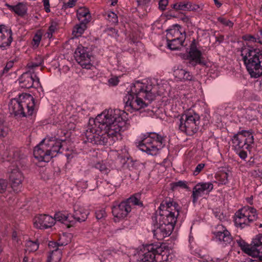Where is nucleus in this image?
Returning <instances> with one entry per match:
<instances>
[{
    "label": "nucleus",
    "mask_w": 262,
    "mask_h": 262,
    "mask_svg": "<svg viewBox=\"0 0 262 262\" xmlns=\"http://www.w3.org/2000/svg\"><path fill=\"white\" fill-rule=\"evenodd\" d=\"M171 189L173 190H174L177 189L178 187L188 189L189 187L187 185V183L185 181H179L177 182H174L171 184Z\"/></svg>",
    "instance_id": "39"
},
{
    "label": "nucleus",
    "mask_w": 262,
    "mask_h": 262,
    "mask_svg": "<svg viewBox=\"0 0 262 262\" xmlns=\"http://www.w3.org/2000/svg\"><path fill=\"white\" fill-rule=\"evenodd\" d=\"M228 173L225 171H219L215 176L216 179L222 185H226L228 183Z\"/></svg>",
    "instance_id": "33"
},
{
    "label": "nucleus",
    "mask_w": 262,
    "mask_h": 262,
    "mask_svg": "<svg viewBox=\"0 0 262 262\" xmlns=\"http://www.w3.org/2000/svg\"><path fill=\"white\" fill-rule=\"evenodd\" d=\"M23 262H40L38 259L32 258L31 261H29V257L27 256H25L23 258Z\"/></svg>",
    "instance_id": "56"
},
{
    "label": "nucleus",
    "mask_w": 262,
    "mask_h": 262,
    "mask_svg": "<svg viewBox=\"0 0 262 262\" xmlns=\"http://www.w3.org/2000/svg\"><path fill=\"white\" fill-rule=\"evenodd\" d=\"M58 246H59L58 244H57L56 242H50L49 244V247H55L56 249L57 248H58Z\"/></svg>",
    "instance_id": "61"
},
{
    "label": "nucleus",
    "mask_w": 262,
    "mask_h": 262,
    "mask_svg": "<svg viewBox=\"0 0 262 262\" xmlns=\"http://www.w3.org/2000/svg\"><path fill=\"white\" fill-rule=\"evenodd\" d=\"M159 209V215L156 216V222L152 232L154 237L161 241L171 234L179 215L180 207L169 198L162 201Z\"/></svg>",
    "instance_id": "2"
},
{
    "label": "nucleus",
    "mask_w": 262,
    "mask_h": 262,
    "mask_svg": "<svg viewBox=\"0 0 262 262\" xmlns=\"http://www.w3.org/2000/svg\"><path fill=\"white\" fill-rule=\"evenodd\" d=\"M43 59L41 57H39L38 61L36 62H30L27 64V67L29 69H33L34 68L39 67L43 63Z\"/></svg>",
    "instance_id": "45"
},
{
    "label": "nucleus",
    "mask_w": 262,
    "mask_h": 262,
    "mask_svg": "<svg viewBox=\"0 0 262 262\" xmlns=\"http://www.w3.org/2000/svg\"><path fill=\"white\" fill-rule=\"evenodd\" d=\"M16 168H10L11 174L10 175V179L12 182V188L14 191L18 190V188L24 179L23 174L18 169V165L16 164Z\"/></svg>",
    "instance_id": "20"
},
{
    "label": "nucleus",
    "mask_w": 262,
    "mask_h": 262,
    "mask_svg": "<svg viewBox=\"0 0 262 262\" xmlns=\"http://www.w3.org/2000/svg\"><path fill=\"white\" fill-rule=\"evenodd\" d=\"M205 164L204 163H200L195 168V170L193 171V174L194 176H197L204 168Z\"/></svg>",
    "instance_id": "51"
},
{
    "label": "nucleus",
    "mask_w": 262,
    "mask_h": 262,
    "mask_svg": "<svg viewBox=\"0 0 262 262\" xmlns=\"http://www.w3.org/2000/svg\"><path fill=\"white\" fill-rule=\"evenodd\" d=\"M86 22H80L79 24L76 25L73 30L72 34L75 37L80 36L86 28Z\"/></svg>",
    "instance_id": "31"
},
{
    "label": "nucleus",
    "mask_w": 262,
    "mask_h": 262,
    "mask_svg": "<svg viewBox=\"0 0 262 262\" xmlns=\"http://www.w3.org/2000/svg\"><path fill=\"white\" fill-rule=\"evenodd\" d=\"M179 122V129L187 135L192 136L199 129L200 117L195 113L188 112L182 115Z\"/></svg>",
    "instance_id": "8"
},
{
    "label": "nucleus",
    "mask_w": 262,
    "mask_h": 262,
    "mask_svg": "<svg viewBox=\"0 0 262 262\" xmlns=\"http://www.w3.org/2000/svg\"><path fill=\"white\" fill-rule=\"evenodd\" d=\"M157 245L153 244L143 246L139 254L138 261L140 262H154V257Z\"/></svg>",
    "instance_id": "15"
},
{
    "label": "nucleus",
    "mask_w": 262,
    "mask_h": 262,
    "mask_svg": "<svg viewBox=\"0 0 262 262\" xmlns=\"http://www.w3.org/2000/svg\"><path fill=\"white\" fill-rule=\"evenodd\" d=\"M172 256V254H169L167 250L162 249V260H163V262L171 260Z\"/></svg>",
    "instance_id": "43"
},
{
    "label": "nucleus",
    "mask_w": 262,
    "mask_h": 262,
    "mask_svg": "<svg viewBox=\"0 0 262 262\" xmlns=\"http://www.w3.org/2000/svg\"><path fill=\"white\" fill-rule=\"evenodd\" d=\"M214 2L217 7H220L222 5V4L219 3L217 0H214Z\"/></svg>",
    "instance_id": "63"
},
{
    "label": "nucleus",
    "mask_w": 262,
    "mask_h": 262,
    "mask_svg": "<svg viewBox=\"0 0 262 262\" xmlns=\"http://www.w3.org/2000/svg\"><path fill=\"white\" fill-rule=\"evenodd\" d=\"M241 209L243 211L245 210V212L248 213L246 217L250 220V224L256 221L258 219L257 211L254 208L249 206H245L242 207Z\"/></svg>",
    "instance_id": "28"
},
{
    "label": "nucleus",
    "mask_w": 262,
    "mask_h": 262,
    "mask_svg": "<svg viewBox=\"0 0 262 262\" xmlns=\"http://www.w3.org/2000/svg\"><path fill=\"white\" fill-rule=\"evenodd\" d=\"M236 153L238 155L239 157L245 160V159L247 157V154L246 151H245V149H242L239 150L238 151H236Z\"/></svg>",
    "instance_id": "53"
},
{
    "label": "nucleus",
    "mask_w": 262,
    "mask_h": 262,
    "mask_svg": "<svg viewBox=\"0 0 262 262\" xmlns=\"http://www.w3.org/2000/svg\"><path fill=\"white\" fill-rule=\"evenodd\" d=\"M42 37V33L40 31H38L36 32V33L34 35L33 39V41L34 42L33 46H36V47H38Z\"/></svg>",
    "instance_id": "42"
},
{
    "label": "nucleus",
    "mask_w": 262,
    "mask_h": 262,
    "mask_svg": "<svg viewBox=\"0 0 262 262\" xmlns=\"http://www.w3.org/2000/svg\"><path fill=\"white\" fill-rule=\"evenodd\" d=\"M77 213L78 212L72 214L63 213L62 212H58L55 214L53 218L55 219V222L56 221L62 223L64 224L68 228H70L75 225L76 223V221H82L85 218V214H83V216L81 218L78 217Z\"/></svg>",
    "instance_id": "11"
},
{
    "label": "nucleus",
    "mask_w": 262,
    "mask_h": 262,
    "mask_svg": "<svg viewBox=\"0 0 262 262\" xmlns=\"http://www.w3.org/2000/svg\"><path fill=\"white\" fill-rule=\"evenodd\" d=\"M119 110L109 109L90 119L85 132L89 142L97 145H110L121 139V132L127 128L126 121Z\"/></svg>",
    "instance_id": "1"
},
{
    "label": "nucleus",
    "mask_w": 262,
    "mask_h": 262,
    "mask_svg": "<svg viewBox=\"0 0 262 262\" xmlns=\"http://www.w3.org/2000/svg\"><path fill=\"white\" fill-rule=\"evenodd\" d=\"M77 212H78L77 214L78 215V217L81 218L82 216H83V214H85V218L84 219V220H82V221H76V222H78L80 223V222H84V221H85L86 220L87 217H88V213L87 212H86L85 211H83V210L82 209H79V210H75L73 214H75Z\"/></svg>",
    "instance_id": "47"
},
{
    "label": "nucleus",
    "mask_w": 262,
    "mask_h": 262,
    "mask_svg": "<svg viewBox=\"0 0 262 262\" xmlns=\"http://www.w3.org/2000/svg\"><path fill=\"white\" fill-rule=\"evenodd\" d=\"M154 262H163V260H162V248L158 245L155 254Z\"/></svg>",
    "instance_id": "38"
},
{
    "label": "nucleus",
    "mask_w": 262,
    "mask_h": 262,
    "mask_svg": "<svg viewBox=\"0 0 262 262\" xmlns=\"http://www.w3.org/2000/svg\"><path fill=\"white\" fill-rule=\"evenodd\" d=\"M241 56L251 77L257 78L262 75V50L253 48H243Z\"/></svg>",
    "instance_id": "5"
},
{
    "label": "nucleus",
    "mask_w": 262,
    "mask_h": 262,
    "mask_svg": "<svg viewBox=\"0 0 262 262\" xmlns=\"http://www.w3.org/2000/svg\"><path fill=\"white\" fill-rule=\"evenodd\" d=\"M96 168L99 169L101 173L104 174H107L109 172L110 170L107 167L105 164L98 162L95 165Z\"/></svg>",
    "instance_id": "40"
},
{
    "label": "nucleus",
    "mask_w": 262,
    "mask_h": 262,
    "mask_svg": "<svg viewBox=\"0 0 262 262\" xmlns=\"http://www.w3.org/2000/svg\"><path fill=\"white\" fill-rule=\"evenodd\" d=\"M22 88L30 89L34 87V78L30 72L24 73L18 79Z\"/></svg>",
    "instance_id": "22"
},
{
    "label": "nucleus",
    "mask_w": 262,
    "mask_h": 262,
    "mask_svg": "<svg viewBox=\"0 0 262 262\" xmlns=\"http://www.w3.org/2000/svg\"><path fill=\"white\" fill-rule=\"evenodd\" d=\"M2 158L7 161H12V162H15V165H16V164L18 165L20 164L19 162L20 160L24 159L25 155L20 149L11 147L6 149Z\"/></svg>",
    "instance_id": "16"
},
{
    "label": "nucleus",
    "mask_w": 262,
    "mask_h": 262,
    "mask_svg": "<svg viewBox=\"0 0 262 262\" xmlns=\"http://www.w3.org/2000/svg\"><path fill=\"white\" fill-rule=\"evenodd\" d=\"M181 35L179 31L170 30L167 33V47L171 50H179L183 46L184 39L180 37Z\"/></svg>",
    "instance_id": "12"
},
{
    "label": "nucleus",
    "mask_w": 262,
    "mask_h": 262,
    "mask_svg": "<svg viewBox=\"0 0 262 262\" xmlns=\"http://www.w3.org/2000/svg\"><path fill=\"white\" fill-rule=\"evenodd\" d=\"M26 247L27 250L29 251V252H34L38 249L39 243L37 241L34 242L29 240L26 242Z\"/></svg>",
    "instance_id": "36"
},
{
    "label": "nucleus",
    "mask_w": 262,
    "mask_h": 262,
    "mask_svg": "<svg viewBox=\"0 0 262 262\" xmlns=\"http://www.w3.org/2000/svg\"><path fill=\"white\" fill-rule=\"evenodd\" d=\"M168 0H159V8L162 10L164 11L166 9V7L168 5Z\"/></svg>",
    "instance_id": "50"
},
{
    "label": "nucleus",
    "mask_w": 262,
    "mask_h": 262,
    "mask_svg": "<svg viewBox=\"0 0 262 262\" xmlns=\"http://www.w3.org/2000/svg\"><path fill=\"white\" fill-rule=\"evenodd\" d=\"M97 219L100 220L106 216V212L103 209L98 210L95 212Z\"/></svg>",
    "instance_id": "49"
},
{
    "label": "nucleus",
    "mask_w": 262,
    "mask_h": 262,
    "mask_svg": "<svg viewBox=\"0 0 262 262\" xmlns=\"http://www.w3.org/2000/svg\"><path fill=\"white\" fill-rule=\"evenodd\" d=\"M43 3L45 11L47 12H49L50 11L49 0H43Z\"/></svg>",
    "instance_id": "54"
},
{
    "label": "nucleus",
    "mask_w": 262,
    "mask_h": 262,
    "mask_svg": "<svg viewBox=\"0 0 262 262\" xmlns=\"http://www.w3.org/2000/svg\"><path fill=\"white\" fill-rule=\"evenodd\" d=\"M74 57L76 61L83 68L90 69L92 66L91 64V55L88 51V48H85L81 45L78 46L76 48Z\"/></svg>",
    "instance_id": "10"
},
{
    "label": "nucleus",
    "mask_w": 262,
    "mask_h": 262,
    "mask_svg": "<svg viewBox=\"0 0 262 262\" xmlns=\"http://www.w3.org/2000/svg\"><path fill=\"white\" fill-rule=\"evenodd\" d=\"M34 226L40 229H48L55 224V219L46 214H41L36 216L33 220Z\"/></svg>",
    "instance_id": "14"
},
{
    "label": "nucleus",
    "mask_w": 262,
    "mask_h": 262,
    "mask_svg": "<svg viewBox=\"0 0 262 262\" xmlns=\"http://www.w3.org/2000/svg\"><path fill=\"white\" fill-rule=\"evenodd\" d=\"M7 181L3 179H0V193H3L5 192L7 187Z\"/></svg>",
    "instance_id": "46"
},
{
    "label": "nucleus",
    "mask_w": 262,
    "mask_h": 262,
    "mask_svg": "<svg viewBox=\"0 0 262 262\" xmlns=\"http://www.w3.org/2000/svg\"><path fill=\"white\" fill-rule=\"evenodd\" d=\"M132 207L127 203L122 201L119 205L114 206L112 208V212L114 217L119 220L123 219L127 216L131 211Z\"/></svg>",
    "instance_id": "18"
},
{
    "label": "nucleus",
    "mask_w": 262,
    "mask_h": 262,
    "mask_svg": "<svg viewBox=\"0 0 262 262\" xmlns=\"http://www.w3.org/2000/svg\"><path fill=\"white\" fill-rule=\"evenodd\" d=\"M214 234L220 243L225 246L230 244L232 241V237L230 233L226 229L224 230L223 231L216 232Z\"/></svg>",
    "instance_id": "24"
},
{
    "label": "nucleus",
    "mask_w": 262,
    "mask_h": 262,
    "mask_svg": "<svg viewBox=\"0 0 262 262\" xmlns=\"http://www.w3.org/2000/svg\"><path fill=\"white\" fill-rule=\"evenodd\" d=\"M217 20L219 22L226 26L232 27L233 25V24L230 20L224 17H219L217 18Z\"/></svg>",
    "instance_id": "48"
},
{
    "label": "nucleus",
    "mask_w": 262,
    "mask_h": 262,
    "mask_svg": "<svg viewBox=\"0 0 262 262\" xmlns=\"http://www.w3.org/2000/svg\"><path fill=\"white\" fill-rule=\"evenodd\" d=\"M107 16V19L108 20V21L111 22L112 24H115L117 23L118 17L115 13H114L113 12H110L108 13Z\"/></svg>",
    "instance_id": "44"
},
{
    "label": "nucleus",
    "mask_w": 262,
    "mask_h": 262,
    "mask_svg": "<svg viewBox=\"0 0 262 262\" xmlns=\"http://www.w3.org/2000/svg\"><path fill=\"white\" fill-rule=\"evenodd\" d=\"M232 146L235 151L242 149L250 150L254 143V138L249 131L242 130L235 134L232 138Z\"/></svg>",
    "instance_id": "9"
},
{
    "label": "nucleus",
    "mask_w": 262,
    "mask_h": 262,
    "mask_svg": "<svg viewBox=\"0 0 262 262\" xmlns=\"http://www.w3.org/2000/svg\"><path fill=\"white\" fill-rule=\"evenodd\" d=\"M12 32L4 25L0 26V48L5 50L10 47L12 41Z\"/></svg>",
    "instance_id": "17"
},
{
    "label": "nucleus",
    "mask_w": 262,
    "mask_h": 262,
    "mask_svg": "<svg viewBox=\"0 0 262 262\" xmlns=\"http://www.w3.org/2000/svg\"><path fill=\"white\" fill-rule=\"evenodd\" d=\"M243 38L246 41H249L253 42H258L260 44H261V42L262 41V39L258 35L255 36L252 35L247 34L243 36Z\"/></svg>",
    "instance_id": "37"
},
{
    "label": "nucleus",
    "mask_w": 262,
    "mask_h": 262,
    "mask_svg": "<svg viewBox=\"0 0 262 262\" xmlns=\"http://www.w3.org/2000/svg\"><path fill=\"white\" fill-rule=\"evenodd\" d=\"M252 245V256H257L260 253L262 254V234H258L253 239Z\"/></svg>",
    "instance_id": "23"
},
{
    "label": "nucleus",
    "mask_w": 262,
    "mask_h": 262,
    "mask_svg": "<svg viewBox=\"0 0 262 262\" xmlns=\"http://www.w3.org/2000/svg\"><path fill=\"white\" fill-rule=\"evenodd\" d=\"M155 98L156 94L151 84L137 81L131 86L123 101L127 111L130 109L139 110L147 107Z\"/></svg>",
    "instance_id": "3"
},
{
    "label": "nucleus",
    "mask_w": 262,
    "mask_h": 262,
    "mask_svg": "<svg viewBox=\"0 0 262 262\" xmlns=\"http://www.w3.org/2000/svg\"><path fill=\"white\" fill-rule=\"evenodd\" d=\"M12 240L16 243L18 242V238L17 237V233L16 231H13L12 235Z\"/></svg>",
    "instance_id": "58"
},
{
    "label": "nucleus",
    "mask_w": 262,
    "mask_h": 262,
    "mask_svg": "<svg viewBox=\"0 0 262 262\" xmlns=\"http://www.w3.org/2000/svg\"><path fill=\"white\" fill-rule=\"evenodd\" d=\"M190 63L193 66L196 64L205 65V62L202 60V53L194 45H191L189 52Z\"/></svg>",
    "instance_id": "21"
},
{
    "label": "nucleus",
    "mask_w": 262,
    "mask_h": 262,
    "mask_svg": "<svg viewBox=\"0 0 262 262\" xmlns=\"http://www.w3.org/2000/svg\"><path fill=\"white\" fill-rule=\"evenodd\" d=\"M150 0H138L137 2L139 5H145L149 3Z\"/></svg>",
    "instance_id": "59"
},
{
    "label": "nucleus",
    "mask_w": 262,
    "mask_h": 262,
    "mask_svg": "<svg viewBox=\"0 0 262 262\" xmlns=\"http://www.w3.org/2000/svg\"><path fill=\"white\" fill-rule=\"evenodd\" d=\"M49 256L52 259L53 262H59L61 259V251L57 248L52 251Z\"/></svg>",
    "instance_id": "35"
},
{
    "label": "nucleus",
    "mask_w": 262,
    "mask_h": 262,
    "mask_svg": "<svg viewBox=\"0 0 262 262\" xmlns=\"http://www.w3.org/2000/svg\"><path fill=\"white\" fill-rule=\"evenodd\" d=\"M248 213L245 210H242L241 208L238 209L234 214V222L236 227L241 229L250 225L249 218L246 217Z\"/></svg>",
    "instance_id": "19"
},
{
    "label": "nucleus",
    "mask_w": 262,
    "mask_h": 262,
    "mask_svg": "<svg viewBox=\"0 0 262 262\" xmlns=\"http://www.w3.org/2000/svg\"><path fill=\"white\" fill-rule=\"evenodd\" d=\"M65 141L55 139L53 138H45L34 148V158L39 162H49L58 153L63 152V143Z\"/></svg>",
    "instance_id": "4"
},
{
    "label": "nucleus",
    "mask_w": 262,
    "mask_h": 262,
    "mask_svg": "<svg viewBox=\"0 0 262 262\" xmlns=\"http://www.w3.org/2000/svg\"><path fill=\"white\" fill-rule=\"evenodd\" d=\"M171 7L173 9L176 10V11H191L193 10L194 9V7L189 2L184 3L183 2H180L178 3H176L172 5Z\"/></svg>",
    "instance_id": "29"
},
{
    "label": "nucleus",
    "mask_w": 262,
    "mask_h": 262,
    "mask_svg": "<svg viewBox=\"0 0 262 262\" xmlns=\"http://www.w3.org/2000/svg\"><path fill=\"white\" fill-rule=\"evenodd\" d=\"M108 82L113 85H116L119 82V80L117 77L111 78L109 79Z\"/></svg>",
    "instance_id": "55"
},
{
    "label": "nucleus",
    "mask_w": 262,
    "mask_h": 262,
    "mask_svg": "<svg viewBox=\"0 0 262 262\" xmlns=\"http://www.w3.org/2000/svg\"><path fill=\"white\" fill-rule=\"evenodd\" d=\"M237 243L239 247H241V249L244 251L246 253L249 255L252 256V245L249 247V245L247 244L243 239L239 238L236 240Z\"/></svg>",
    "instance_id": "32"
},
{
    "label": "nucleus",
    "mask_w": 262,
    "mask_h": 262,
    "mask_svg": "<svg viewBox=\"0 0 262 262\" xmlns=\"http://www.w3.org/2000/svg\"><path fill=\"white\" fill-rule=\"evenodd\" d=\"M163 138L155 133L144 138L138 143V146L140 150L152 156L157 155L159 151L164 145Z\"/></svg>",
    "instance_id": "7"
},
{
    "label": "nucleus",
    "mask_w": 262,
    "mask_h": 262,
    "mask_svg": "<svg viewBox=\"0 0 262 262\" xmlns=\"http://www.w3.org/2000/svg\"><path fill=\"white\" fill-rule=\"evenodd\" d=\"M76 2V0H68V2L63 3V7L65 8H73L75 6Z\"/></svg>",
    "instance_id": "52"
},
{
    "label": "nucleus",
    "mask_w": 262,
    "mask_h": 262,
    "mask_svg": "<svg viewBox=\"0 0 262 262\" xmlns=\"http://www.w3.org/2000/svg\"><path fill=\"white\" fill-rule=\"evenodd\" d=\"M34 105V99L31 95L20 96L11 100L9 109L15 116L27 117L32 115Z\"/></svg>",
    "instance_id": "6"
},
{
    "label": "nucleus",
    "mask_w": 262,
    "mask_h": 262,
    "mask_svg": "<svg viewBox=\"0 0 262 262\" xmlns=\"http://www.w3.org/2000/svg\"><path fill=\"white\" fill-rule=\"evenodd\" d=\"M213 189V185L211 182H201L198 183L193 188L191 197L192 203L194 204L198 201V198L202 194H208Z\"/></svg>",
    "instance_id": "13"
},
{
    "label": "nucleus",
    "mask_w": 262,
    "mask_h": 262,
    "mask_svg": "<svg viewBox=\"0 0 262 262\" xmlns=\"http://www.w3.org/2000/svg\"><path fill=\"white\" fill-rule=\"evenodd\" d=\"M7 6L10 10L14 11L16 14L20 16L25 15L27 11V8L26 4L22 3H19L15 6H11L8 4Z\"/></svg>",
    "instance_id": "27"
},
{
    "label": "nucleus",
    "mask_w": 262,
    "mask_h": 262,
    "mask_svg": "<svg viewBox=\"0 0 262 262\" xmlns=\"http://www.w3.org/2000/svg\"><path fill=\"white\" fill-rule=\"evenodd\" d=\"M141 195V194L140 193H135L124 201L125 202V203H127V204L128 206H131V205H133L136 206H142L143 203L140 201Z\"/></svg>",
    "instance_id": "30"
},
{
    "label": "nucleus",
    "mask_w": 262,
    "mask_h": 262,
    "mask_svg": "<svg viewBox=\"0 0 262 262\" xmlns=\"http://www.w3.org/2000/svg\"><path fill=\"white\" fill-rule=\"evenodd\" d=\"M223 40L224 37L223 36H221L220 37H219L216 39V41L220 42H222Z\"/></svg>",
    "instance_id": "64"
},
{
    "label": "nucleus",
    "mask_w": 262,
    "mask_h": 262,
    "mask_svg": "<svg viewBox=\"0 0 262 262\" xmlns=\"http://www.w3.org/2000/svg\"><path fill=\"white\" fill-rule=\"evenodd\" d=\"M173 75L176 78L180 80L191 81L193 80V76L189 72L183 69L178 68L174 70Z\"/></svg>",
    "instance_id": "25"
},
{
    "label": "nucleus",
    "mask_w": 262,
    "mask_h": 262,
    "mask_svg": "<svg viewBox=\"0 0 262 262\" xmlns=\"http://www.w3.org/2000/svg\"><path fill=\"white\" fill-rule=\"evenodd\" d=\"M244 262H259V261H257L256 260H253L251 258H248L246 259Z\"/></svg>",
    "instance_id": "62"
},
{
    "label": "nucleus",
    "mask_w": 262,
    "mask_h": 262,
    "mask_svg": "<svg viewBox=\"0 0 262 262\" xmlns=\"http://www.w3.org/2000/svg\"><path fill=\"white\" fill-rule=\"evenodd\" d=\"M40 85L39 79L38 77L35 76V78H34V87H38Z\"/></svg>",
    "instance_id": "60"
},
{
    "label": "nucleus",
    "mask_w": 262,
    "mask_h": 262,
    "mask_svg": "<svg viewBox=\"0 0 262 262\" xmlns=\"http://www.w3.org/2000/svg\"><path fill=\"white\" fill-rule=\"evenodd\" d=\"M4 124L5 121L0 118V138L4 137L7 134L8 128Z\"/></svg>",
    "instance_id": "41"
},
{
    "label": "nucleus",
    "mask_w": 262,
    "mask_h": 262,
    "mask_svg": "<svg viewBox=\"0 0 262 262\" xmlns=\"http://www.w3.org/2000/svg\"><path fill=\"white\" fill-rule=\"evenodd\" d=\"M115 188V186L112 184L110 185L108 183L106 184V186L105 187V189H108V193H112Z\"/></svg>",
    "instance_id": "57"
},
{
    "label": "nucleus",
    "mask_w": 262,
    "mask_h": 262,
    "mask_svg": "<svg viewBox=\"0 0 262 262\" xmlns=\"http://www.w3.org/2000/svg\"><path fill=\"white\" fill-rule=\"evenodd\" d=\"M14 66V62L12 60L8 61L3 69L0 72V77L7 76L11 73Z\"/></svg>",
    "instance_id": "34"
},
{
    "label": "nucleus",
    "mask_w": 262,
    "mask_h": 262,
    "mask_svg": "<svg viewBox=\"0 0 262 262\" xmlns=\"http://www.w3.org/2000/svg\"><path fill=\"white\" fill-rule=\"evenodd\" d=\"M77 16L80 22H90L91 16L89 10L86 7H80L77 10Z\"/></svg>",
    "instance_id": "26"
}]
</instances>
